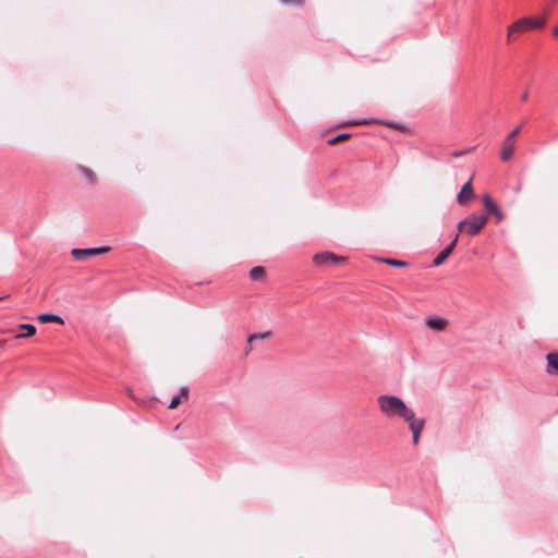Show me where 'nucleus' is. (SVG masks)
<instances>
[{
    "mask_svg": "<svg viewBox=\"0 0 558 558\" xmlns=\"http://www.w3.org/2000/svg\"><path fill=\"white\" fill-rule=\"evenodd\" d=\"M380 412L388 418H400L409 424L413 444L417 445L425 426V420L416 417L414 411L409 408L401 398L391 395H381L377 398Z\"/></svg>",
    "mask_w": 558,
    "mask_h": 558,
    "instance_id": "f257e3e1",
    "label": "nucleus"
},
{
    "mask_svg": "<svg viewBox=\"0 0 558 558\" xmlns=\"http://www.w3.org/2000/svg\"><path fill=\"white\" fill-rule=\"evenodd\" d=\"M110 251L109 246L92 247V248H73L71 255L75 260L84 262L89 257L105 254Z\"/></svg>",
    "mask_w": 558,
    "mask_h": 558,
    "instance_id": "f03ea898",
    "label": "nucleus"
},
{
    "mask_svg": "<svg viewBox=\"0 0 558 558\" xmlns=\"http://www.w3.org/2000/svg\"><path fill=\"white\" fill-rule=\"evenodd\" d=\"M465 220H466L465 233L469 235L478 234L487 223V217L484 215L470 216V217L465 218Z\"/></svg>",
    "mask_w": 558,
    "mask_h": 558,
    "instance_id": "7ed1b4c3",
    "label": "nucleus"
},
{
    "mask_svg": "<svg viewBox=\"0 0 558 558\" xmlns=\"http://www.w3.org/2000/svg\"><path fill=\"white\" fill-rule=\"evenodd\" d=\"M343 260V257H339L330 252H322L313 256V263L319 267L338 264Z\"/></svg>",
    "mask_w": 558,
    "mask_h": 558,
    "instance_id": "20e7f679",
    "label": "nucleus"
},
{
    "mask_svg": "<svg viewBox=\"0 0 558 558\" xmlns=\"http://www.w3.org/2000/svg\"><path fill=\"white\" fill-rule=\"evenodd\" d=\"M529 31L526 26L525 17H520L507 27V43L515 40L517 34H523Z\"/></svg>",
    "mask_w": 558,
    "mask_h": 558,
    "instance_id": "39448f33",
    "label": "nucleus"
},
{
    "mask_svg": "<svg viewBox=\"0 0 558 558\" xmlns=\"http://www.w3.org/2000/svg\"><path fill=\"white\" fill-rule=\"evenodd\" d=\"M514 149H515V141L506 137L501 143L500 159L504 162L509 161L512 158Z\"/></svg>",
    "mask_w": 558,
    "mask_h": 558,
    "instance_id": "423d86ee",
    "label": "nucleus"
},
{
    "mask_svg": "<svg viewBox=\"0 0 558 558\" xmlns=\"http://www.w3.org/2000/svg\"><path fill=\"white\" fill-rule=\"evenodd\" d=\"M425 325L435 331H442L448 326V319L439 316H428L425 318Z\"/></svg>",
    "mask_w": 558,
    "mask_h": 558,
    "instance_id": "0eeeda50",
    "label": "nucleus"
},
{
    "mask_svg": "<svg viewBox=\"0 0 558 558\" xmlns=\"http://www.w3.org/2000/svg\"><path fill=\"white\" fill-rule=\"evenodd\" d=\"M458 238L459 235L457 234L452 242L435 257L433 262L434 266H440L448 258V256L452 253L453 248L457 245Z\"/></svg>",
    "mask_w": 558,
    "mask_h": 558,
    "instance_id": "6e6552de",
    "label": "nucleus"
},
{
    "mask_svg": "<svg viewBox=\"0 0 558 558\" xmlns=\"http://www.w3.org/2000/svg\"><path fill=\"white\" fill-rule=\"evenodd\" d=\"M529 31L542 29L546 25V16L538 15L534 17L524 16Z\"/></svg>",
    "mask_w": 558,
    "mask_h": 558,
    "instance_id": "1a4fd4ad",
    "label": "nucleus"
},
{
    "mask_svg": "<svg viewBox=\"0 0 558 558\" xmlns=\"http://www.w3.org/2000/svg\"><path fill=\"white\" fill-rule=\"evenodd\" d=\"M473 196V187L471 181L466 182L458 194V203L465 205Z\"/></svg>",
    "mask_w": 558,
    "mask_h": 558,
    "instance_id": "9d476101",
    "label": "nucleus"
},
{
    "mask_svg": "<svg viewBox=\"0 0 558 558\" xmlns=\"http://www.w3.org/2000/svg\"><path fill=\"white\" fill-rule=\"evenodd\" d=\"M547 372L551 375L558 374V352H550L546 356Z\"/></svg>",
    "mask_w": 558,
    "mask_h": 558,
    "instance_id": "9b49d317",
    "label": "nucleus"
},
{
    "mask_svg": "<svg viewBox=\"0 0 558 558\" xmlns=\"http://www.w3.org/2000/svg\"><path fill=\"white\" fill-rule=\"evenodd\" d=\"M484 205L489 214H494L498 219L502 218V214L499 211L497 206L494 204L489 195L484 196Z\"/></svg>",
    "mask_w": 558,
    "mask_h": 558,
    "instance_id": "f8f14e48",
    "label": "nucleus"
},
{
    "mask_svg": "<svg viewBox=\"0 0 558 558\" xmlns=\"http://www.w3.org/2000/svg\"><path fill=\"white\" fill-rule=\"evenodd\" d=\"M189 396V389L186 387H182L180 390V393L174 396L169 404V409L177 408L181 402L182 399L187 400Z\"/></svg>",
    "mask_w": 558,
    "mask_h": 558,
    "instance_id": "ddd939ff",
    "label": "nucleus"
},
{
    "mask_svg": "<svg viewBox=\"0 0 558 558\" xmlns=\"http://www.w3.org/2000/svg\"><path fill=\"white\" fill-rule=\"evenodd\" d=\"M37 318L40 323H64L63 318L56 314H40Z\"/></svg>",
    "mask_w": 558,
    "mask_h": 558,
    "instance_id": "4468645a",
    "label": "nucleus"
},
{
    "mask_svg": "<svg viewBox=\"0 0 558 558\" xmlns=\"http://www.w3.org/2000/svg\"><path fill=\"white\" fill-rule=\"evenodd\" d=\"M265 276V269L262 266H256L251 269L250 278L254 281L262 280Z\"/></svg>",
    "mask_w": 558,
    "mask_h": 558,
    "instance_id": "2eb2a0df",
    "label": "nucleus"
},
{
    "mask_svg": "<svg viewBox=\"0 0 558 558\" xmlns=\"http://www.w3.org/2000/svg\"><path fill=\"white\" fill-rule=\"evenodd\" d=\"M20 328L24 329L26 332L23 335L16 336V338L31 337L36 333V327L32 324H22V325H20Z\"/></svg>",
    "mask_w": 558,
    "mask_h": 558,
    "instance_id": "dca6fc26",
    "label": "nucleus"
},
{
    "mask_svg": "<svg viewBox=\"0 0 558 558\" xmlns=\"http://www.w3.org/2000/svg\"><path fill=\"white\" fill-rule=\"evenodd\" d=\"M271 335L270 331L259 332V333H252L247 337V343H252L256 339H267Z\"/></svg>",
    "mask_w": 558,
    "mask_h": 558,
    "instance_id": "f3484780",
    "label": "nucleus"
},
{
    "mask_svg": "<svg viewBox=\"0 0 558 558\" xmlns=\"http://www.w3.org/2000/svg\"><path fill=\"white\" fill-rule=\"evenodd\" d=\"M380 260L386 263V264H388V265H390V266H395V267H404V266H407L405 262L399 260V259L381 258Z\"/></svg>",
    "mask_w": 558,
    "mask_h": 558,
    "instance_id": "a211bd4d",
    "label": "nucleus"
},
{
    "mask_svg": "<svg viewBox=\"0 0 558 558\" xmlns=\"http://www.w3.org/2000/svg\"><path fill=\"white\" fill-rule=\"evenodd\" d=\"M474 149H475V147H471V148H468V149H465V150L454 151V153L452 154V157H454V158L462 157V156H464V155H468V154H470V153L474 151Z\"/></svg>",
    "mask_w": 558,
    "mask_h": 558,
    "instance_id": "6ab92c4d",
    "label": "nucleus"
},
{
    "mask_svg": "<svg viewBox=\"0 0 558 558\" xmlns=\"http://www.w3.org/2000/svg\"><path fill=\"white\" fill-rule=\"evenodd\" d=\"M348 137H349V134L343 133V134H340V135H338V136H336V137H333V138H330V140L328 141V143H329L330 145H333V144H336V143H338V142H340V141H342V140H345V138H348Z\"/></svg>",
    "mask_w": 558,
    "mask_h": 558,
    "instance_id": "aec40b11",
    "label": "nucleus"
},
{
    "mask_svg": "<svg viewBox=\"0 0 558 558\" xmlns=\"http://www.w3.org/2000/svg\"><path fill=\"white\" fill-rule=\"evenodd\" d=\"M281 3L286 5H302L304 0H279Z\"/></svg>",
    "mask_w": 558,
    "mask_h": 558,
    "instance_id": "412c9836",
    "label": "nucleus"
},
{
    "mask_svg": "<svg viewBox=\"0 0 558 558\" xmlns=\"http://www.w3.org/2000/svg\"><path fill=\"white\" fill-rule=\"evenodd\" d=\"M520 131H521V126L519 125V126H517L515 129H513V130H512V131L507 135V137H508V138H510V140L515 141V138H517V136L519 135Z\"/></svg>",
    "mask_w": 558,
    "mask_h": 558,
    "instance_id": "4be33fe9",
    "label": "nucleus"
},
{
    "mask_svg": "<svg viewBox=\"0 0 558 558\" xmlns=\"http://www.w3.org/2000/svg\"><path fill=\"white\" fill-rule=\"evenodd\" d=\"M465 229H466V220L463 219L462 221L459 222L458 225V231L459 232H465Z\"/></svg>",
    "mask_w": 558,
    "mask_h": 558,
    "instance_id": "5701e85b",
    "label": "nucleus"
},
{
    "mask_svg": "<svg viewBox=\"0 0 558 558\" xmlns=\"http://www.w3.org/2000/svg\"><path fill=\"white\" fill-rule=\"evenodd\" d=\"M529 99V92L525 90L522 95H521V100L522 101H526Z\"/></svg>",
    "mask_w": 558,
    "mask_h": 558,
    "instance_id": "b1692460",
    "label": "nucleus"
},
{
    "mask_svg": "<svg viewBox=\"0 0 558 558\" xmlns=\"http://www.w3.org/2000/svg\"><path fill=\"white\" fill-rule=\"evenodd\" d=\"M252 343H247V347L245 349V354H248L252 351Z\"/></svg>",
    "mask_w": 558,
    "mask_h": 558,
    "instance_id": "393cba45",
    "label": "nucleus"
},
{
    "mask_svg": "<svg viewBox=\"0 0 558 558\" xmlns=\"http://www.w3.org/2000/svg\"><path fill=\"white\" fill-rule=\"evenodd\" d=\"M553 35H554L555 37H558V25H557L556 27H554V29H553Z\"/></svg>",
    "mask_w": 558,
    "mask_h": 558,
    "instance_id": "a878e982",
    "label": "nucleus"
},
{
    "mask_svg": "<svg viewBox=\"0 0 558 558\" xmlns=\"http://www.w3.org/2000/svg\"><path fill=\"white\" fill-rule=\"evenodd\" d=\"M361 123H362V122H360V121H355V120H354V121H350V122H348L347 124L357 125V124H361Z\"/></svg>",
    "mask_w": 558,
    "mask_h": 558,
    "instance_id": "bb28decb",
    "label": "nucleus"
}]
</instances>
